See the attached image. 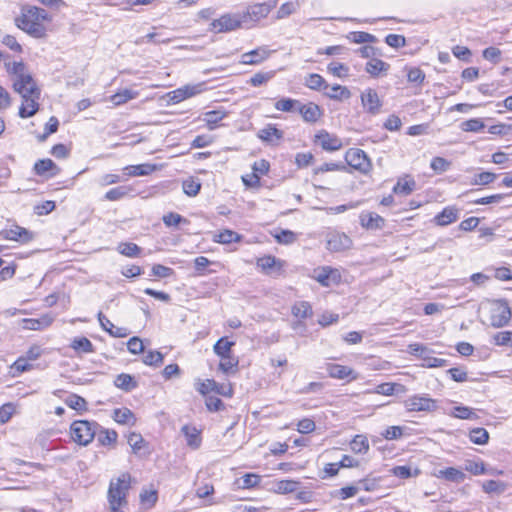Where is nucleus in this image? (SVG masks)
<instances>
[{
	"mask_svg": "<svg viewBox=\"0 0 512 512\" xmlns=\"http://www.w3.org/2000/svg\"><path fill=\"white\" fill-rule=\"evenodd\" d=\"M113 419L119 424L134 425L136 421L134 413L126 407L115 409L113 411Z\"/></svg>",
	"mask_w": 512,
	"mask_h": 512,
	"instance_id": "c85d7f7f",
	"label": "nucleus"
},
{
	"mask_svg": "<svg viewBox=\"0 0 512 512\" xmlns=\"http://www.w3.org/2000/svg\"><path fill=\"white\" fill-rule=\"evenodd\" d=\"M14 90L21 95L22 98L25 96H31L40 94V89L37 87L36 82L29 75H22L19 78H15L13 82Z\"/></svg>",
	"mask_w": 512,
	"mask_h": 512,
	"instance_id": "1a4fd4ad",
	"label": "nucleus"
},
{
	"mask_svg": "<svg viewBox=\"0 0 512 512\" xmlns=\"http://www.w3.org/2000/svg\"><path fill=\"white\" fill-rule=\"evenodd\" d=\"M430 167L436 173L440 174L448 170V168L450 167V162L443 157H434L431 160Z\"/></svg>",
	"mask_w": 512,
	"mask_h": 512,
	"instance_id": "052dcab7",
	"label": "nucleus"
},
{
	"mask_svg": "<svg viewBox=\"0 0 512 512\" xmlns=\"http://www.w3.org/2000/svg\"><path fill=\"white\" fill-rule=\"evenodd\" d=\"M390 65L378 58L372 57L365 66V71L372 77H378L382 73H386Z\"/></svg>",
	"mask_w": 512,
	"mask_h": 512,
	"instance_id": "5701e85b",
	"label": "nucleus"
},
{
	"mask_svg": "<svg viewBox=\"0 0 512 512\" xmlns=\"http://www.w3.org/2000/svg\"><path fill=\"white\" fill-rule=\"evenodd\" d=\"M350 445L351 450L357 454H365L369 450V442L364 435H356Z\"/></svg>",
	"mask_w": 512,
	"mask_h": 512,
	"instance_id": "58836bf2",
	"label": "nucleus"
},
{
	"mask_svg": "<svg viewBox=\"0 0 512 512\" xmlns=\"http://www.w3.org/2000/svg\"><path fill=\"white\" fill-rule=\"evenodd\" d=\"M59 121L55 116L50 117L44 128V133L38 137L39 141H45L50 134L58 130Z\"/></svg>",
	"mask_w": 512,
	"mask_h": 512,
	"instance_id": "6e6d98bb",
	"label": "nucleus"
},
{
	"mask_svg": "<svg viewBox=\"0 0 512 512\" xmlns=\"http://www.w3.org/2000/svg\"><path fill=\"white\" fill-rule=\"evenodd\" d=\"M274 72L273 71H269V72H258L256 74H254L250 80L248 81V83L254 87H258V86H261L265 83H267L270 79H272L274 77Z\"/></svg>",
	"mask_w": 512,
	"mask_h": 512,
	"instance_id": "3c124183",
	"label": "nucleus"
},
{
	"mask_svg": "<svg viewBox=\"0 0 512 512\" xmlns=\"http://www.w3.org/2000/svg\"><path fill=\"white\" fill-rule=\"evenodd\" d=\"M53 322V317L46 314L38 319H24V327L29 330H42L49 327Z\"/></svg>",
	"mask_w": 512,
	"mask_h": 512,
	"instance_id": "393cba45",
	"label": "nucleus"
},
{
	"mask_svg": "<svg viewBox=\"0 0 512 512\" xmlns=\"http://www.w3.org/2000/svg\"><path fill=\"white\" fill-rule=\"evenodd\" d=\"M244 23V16L241 13H226L214 19L208 30L213 33H228L239 29Z\"/></svg>",
	"mask_w": 512,
	"mask_h": 512,
	"instance_id": "20e7f679",
	"label": "nucleus"
},
{
	"mask_svg": "<svg viewBox=\"0 0 512 512\" xmlns=\"http://www.w3.org/2000/svg\"><path fill=\"white\" fill-rule=\"evenodd\" d=\"M275 5V2L272 1L250 5L246 11L241 13L244 16V23L248 20L256 22L265 18Z\"/></svg>",
	"mask_w": 512,
	"mask_h": 512,
	"instance_id": "6e6552de",
	"label": "nucleus"
},
{
	"mask_svg": "<svg viewBox=\"0 0 512 512\" xmlns=\"http://www.w3.org/2000/svg\"><path fill=\"white\" fill-rule=\"evenodd\" d=\"M131 476L128 473L121 474L115 480H111L108 490L110 507H122L127 503L126 496L130 489Z\"/></svg>",
	"mask_w": 512,
	"mask_h": 512,
	"instance_id": "f03ea898",
	"label": "nucleus"
},
{
	"mask_svg": "<svg viewBox=\"0 0 512 512\" xmlns=\"http://www.w3.org/2000/svg\"><path fill=\"white\" fill-rule=\"evenodd\" d=\"M162 220H163V223L167 227L177 226L182 223L183 224L189 223V221L186 218L182 217L180 214L175 213V212H170V213L164 215Z\"/></svg>",
	"mask_w": 512,
	"mask_h": 512,
	"instance_id": "864d4df0",
	"label": "nucleus"
},
{
	"mask_svg": "<svg viewBox=\"0 0 512 512\" xmlns=\"http://www.w3.org/2000/svg\"><path fill=\"white\" fill-rule=\"evenodd\" d=\"M71 348L77 352L92 353L94 352V346L92 342L86 337L74 338L71 342Z\"/></svg>",
	"mask_w": 512,
	"mask_h": 512,
	"instance_id": "4c0bfd02",
	"label": "nucleus"
},
{
	"mask_svg": "<svg viewBox=\"0 0 512 512\" xmlns=\"http://www.w3.org/2000/svg\"><path fill=\"white\" fill-rule=\"evenodd\" d=\"M56 205L54 201H44L34 206V213L42 216L47 215L55 209Z\"/></svg>",
	"mask_w": 512,
	"mask_h": 512,
	"instance_id": "69168bd1",
	"label": "nucleus"
},
{
	"mask_svg": "<svg viewBox=\"0 0 512 512\" xmlns=\"http://www.w3.org/2000/svg\"><path fill=\"white\" fill-rule=\"evenodd\" d=\"M258 137L264 142H272L274 139L283 138V132L273 124H268L258 132Z\"/></svg>",
	"mask_w": 512,
	"mask_h": 512,
	"instance_id": "a878e982",
	"label": "nucleus"
},
{
	"mask_svg": "<svg viewBox=\"0 0 512 512\" xmlns=\"http://www.w3.org/2000/svg\"><path fill=\"white\" fill-rule=\"evenodd\" d=\"M65 403L72 409L77 411H86L87 410V402L86 400L76 394H72L67 397Z\"/></svg>",
	"mask_w": 512,
	"mask_h": 512,
	"instance_id": "37998d69",
	"label": "nucleus"
},
{
	"mask_svg": "<svg viewBox=\"0 0 512 512\" xmlns=\"http://www.w3.org/2000/svg\"><path fill=\"white\" fill-rule=\"evenodd\" d=\"M339 273L337 270L332 269L331 267H322L315 279L322 285V286H329L331 281H336L339 277Z\"/></svg>",
	"mask_w": 512,
	"mask_h": 512,
	"instance_id": "bb28decb",
	"label": "nucleus"
},
{
	"mask_svg": "<svg viewBox=\"0 0 512 512\" xmlns=\"http://www.w3.org/2000/svg\"><path fill=\"white\" fill-rule=\"evenodd\" d=\"M226 116L222 110H212L203 114V121L207 124L210 130L215 129L217 123Z\"/></svg>",
	"mask_w": 512,
	"mask_h": 512,
	"instance_id": "e433bc0d",
	"label": "nucleus"
},
{
	"mask_svg": "<svg viewBox=\"0 0 512 512\" xmlns=\"http://www.w3.org/2000/svg\"><path fill=\"white\" fill-rule=\"evenodd\" d=\"M312 307L308 302L302 301L294 304L292 314L300 319H306L312 316Z\"/></svg>",
	"mask_w": 512,
	"mask_h": 512,
	"instance_id": "ea45409f",
	"label": "nucleus"
},
{
	"mask_svg": "<svg viewBox=\"0 0 512 512\" xmlns=\"http://www.w3.org/2000/svg\"><path fill=\"white\" fill-rule=\"evenodd\" d=\"M235 343L226 338H220L214 345L213 350L219 357L230 356L231 348Z\"/></svg>",
	"mask_w": 512,
	"mask_h": 512,
	"instance_id": "a19ab883",
	"label": "nucleus"
},
{
	"mask_svg": "<svg viewBox=\"0 0 512 512\" xmlns=\"http://www.w3.org/2000/svg\"><path fill=\"white\" fill-rule=\"evenodd\" d=\"M407 79L411 83L422 84L425 80V74L420 68L413 67L409 69Z\"/></svg>",
	"mask_w": 512,
	"mask_h": 512,
	"instance_id": "774afa93",
	"label": "nucleus"
},
{
	"mask_svg": "<svg viewBox=\"0 0 512 512\" xmlns=\"http://www.w3.org/2000/svg\"><path fill=\"white\" fill-rule=\"evenodd\" d=\"M297 482L292 480H281L275 484V491L281 494L292 493L297 489Z\"/></svg>",
	"mask_w": 512,
	"mask_h": 512,
	"instance_id": "5fc2aeb1",
	"label": "nucleus"
},
{
	"mask_svg": "<svg viewBox=\"0 0 512 512\" xmlns=\"http://www.w3.org/2000/svg\"><path fill=\"white\" fill-rule=\"evenodd\" d=\"M275 238L280 244H291L296 241L297 236L293 231L290 230H281L277 234H275Z\"/></svg>",
	"mask_w": 512,
	"mask_h": 512,
	"instance_id": "680f3d73",
	"label": "nucleus"
},
{
	"mask_svg": "<svg viewBox=\"0 0 512 512\" xmlns=\"http://www.w3.org/2000/svg\"><path fill=\"white\" fill-rule=\"evenodd\" d=\"M137 96V91H133L131 89H124L110 96L109 99L115 106H119L125 104L129 100L135 99Z\"/></svg>",
	"mask_w": 512,
	"mask_h": 512,
	"instance_id": "2f4dec72",
	"label": "nucleus"
},
{
	"mask_svg": "<svg viewBox=\"0 0 512 512\" xmlns=\"http://www.w3.org/2000/svg\"><path fill=\"white\" fill-rule=\"evenodd\" d=\"M182 186L184 193L190 197L196 196L201 189V184L193 179L185 180Z\"/></svg>",
	"mask_w": 512,
	"mask_h": 512,
	"instance_id": "13d9d810",
	"label": "nucleus"
},
{
	"mask_svg": "<svg viewBox=\"0 0 512 512\" xmlns=\"http://www.w3.org/2000/svg\"><path fill=\"white\" fill-rule=\"evenodd\" d=\"M117 250L120 254L127 257H137L141 253V248L137 244L131 242L120 243Z\"/></svg>",
	"mask_w": 512,
	"mask_h": 512,
	"instance_id": "79ce46f5",
	"label": "nucleus"
},
{
	"mask_svg": "<svg viewBox=\"0 0 512 512\" xmlns=\"http://www.w3.org/2000/svg\"><path fill=\"white\" fill-rule=\"evenodd\" d=\"M325 79L319 74H309L305 80V85L312 90H324L326 85Z\"/></svg>",
	"mask_w": 512,
	"mask_h": 512,
	"instance_id": "c03bdc74",
	"label": "nucleus"
},
{
	"mask_svg": "<svg viewBox=\"0 0 512 512\" xmlns=\"http://www.w3.org/2000/svg\"><path fill=\"white\" fill-rule=\"evenodd\" d=\"M435 476L454 483H462L466 478V475L462 470L454 467L440 469L435 473Z\"/></svg>",
	"mask_w": 512,
	"mask_h": 512,
	"instance_id": "412c9836",
	"label": "nucleus"
},
{
	"mask_svg": "<svg viewBox=\"0 0 512 512\" xmlns=\"http://www.w3.org/2000/svg\"><path fill=\"white\" fill-rule=\"evenodd\" d=\"M143 361L146 365L159 366L163 362V355L158 351H149Z\"/></svg>",
	"mask_w": 512,
	"mask_h": 512,
	"instance_id": "e2e57ef3",
	"label": "nucleus"
},
{
	"mask_svg": "<svg viewBox=\"0 0 512 512\" xmlns=\"http://www.w3.org/2000/svg\"><path fill=\"white\" fill-rule=\"evenodd\" d=\"M458 219V209L454 207H446L437 214L434 221L439 226H447Z\"/></svg>",
	"mask_w": 512,
	"mask_h": 512,
	"instance_id": "b1692460",
	"label": "nucleus"
},
{
	"mask_svg": "<svg viewBox=\"0 0 512 512\" xmlns=\"http://www.w3.org/2000/svg\"><path fill=\"white\" fill-rule=\"evenodd\" d=\"M270 55V51L265 47H259L250 52H246L241 56V63L245 65H257L266 60Z\"/></svg>",
	"mask_w": 512,
	"mask_h": 512,
	"instance_id": "dca6fc26",
	"label": "nucleus"
},
{
	"mask_svg": "<svg viewBox=\"0 0 512 512\" xmlns=\"http://www.w3.org/2000/svg\"><path fill=\"white\" fill-rule=\"evenodd\" d=\"M352 240L344 233H331L327 239V249L333 252H340L349 249Z\"/></svg>",
	"mask_w": 512,
	"mask_h": 512,
	"instance_id": "ddd939ff",
	"label": "nucleus"
},
{
	"mask_svg": "<svg viewBox=\"0 0 512 512\" xmlns=\"http://www.w3.org/2000/svg\"><path fill=\"white\" fill-rule=\"evenodd\" d=\"M315 142L325 151H337L342 148L343 143L336 135L330 134L326 130H320L315 135Z\"/></svg>",
	"mask_w": 512,
	"mask_h": 512,
	"instance_id": "9b49d317",
	"label": "nucleus"
},
{
	"mask_svg": "<svg viewBox=\"0 0 512 512\" xmlns=\"http://www.w3.org/2000/svg\"><path fill=\"white\" fill-rule=\"evenodd\" d=\"M485 128L484 122L479 118H473L461 123V129L465 132H479Z\"/></svg>",
	"mask_w": 512,
	"mask_h": 512,
	"instance_id": "49530a36",
	"label": "nucleus"
},
{
	"mask_svg": "<svg viewBox=\"0 0 512 512\" xmlns=\"http://www.w3.org/2000/svg\"><path fill=\"white\" fill-rule=\"evenodd\" d=\"M39 98L40 94H33L31 96H25V98H22V105L19 109V116L21 118H29L36 114L39 109Z\"/></svg>",
	"mask_w": 512,
	"mask_h": 512,
	"instance_id": "2eb2a0df",
	"label": "nucleus"
},
{
	"mask_svg": "<svg viewBox=\"0 0 512 512\" xmlns=\"http://www.w3.org/2000/svg\"><path fill=\"white\" fill-rule=\"evenodd\" d=\"M327 70L337 77H345L348 75V67L342 63L332 62L327 66Z\"/></svg>",
	"mask_w": 512,
	"mask_h": 512,
	"instance_id": "0e129e2a",
	"label": "nucleus"
},
{
	"mask_svg": "<svg viewBox=\"0 0 512 512\" xmlns=\"http://www.w3.org/2000/svg\"><path fill=\"white\" fill-rule=\"evenodd\" d=\"M297 112L307 123H316L323 116V110L320 108L319 105L313 102H308L304 104L300 101V105L298 107Z\"/></svg>",
	"mask_w": 512,
	"mask_h": 512,
	"instance_id": "f8f14e48",
	"label": "nucleus"
},
{
	"mask_svg": "<svg viewBox=\"0 0 512 512\" xmlns=\"http://www.w3.org/2000/svg\"><path fill=\"white\" fill-rule=\"evenodd\" d=\"M182 432L186 437L187 445L196 449L201 444L200 433L195 427L185 425L182 427Z\"/></svg>",
	"mask_w": 512,
	"mask_h": 512,
	"instance_id": "7c9ffc66",
	"label": "nucleus"
},
{
	"mask_svg": "<svg viewBox=\"0 0 512 512\" xmlns=\"http://www.w3.org/2000/svg\"><path fill=\"white\" fill-rule=\"evenodd\" d=\"M496 174L492 172H481L474 176L472 184L474 185H488L496 179Z\"/></svg>",
	"mask_w": 512,
	"mask_h": 512,
	"instance_id": "bf43d9fd",
	"label": "nucleus"
},
{
	"mask_svg": "<svg viewBox=\"0 0 512 512\" xmlns=\"http://www.w3.org/2000/svg\"><path fill=\"white\" fill-rule=\"evenodd\" d=\"M300 101L292 98H281L275 103V109L282 112H297Z\"/></svg>",
	"mask_w": 512,
	"mask_h": 512,
	"instance_id": "f704fd0d",
	"label": "nucleus"
},
{
	"mask_svg": "<svg viewBox=\"0 0 512 512\" xmlns=\"http://www.w3.org/2000/svg\"><path fill=\"white\" fill-rule=\"evenodd\" d=\"M361 104L364 110L370 115H377L383 105L378 93L372 88H367L361 93Z\"/></svg>",
	"mask_w": 512,
	"mask_h": 512,
	"instance_id": "0eeeda50",
	"label": "nucleus"
},
{
	"mask_svg": "<svg viewBox=\"0 0 512 512\" xmlns=\"http://www.w3.org/2000/svg\"><path fill=\"white\" fill-rule=\"evenodd\" d=\"M452 416L459 419H477V414L467 406H456L453 408Z\"/></svg>",
	"mask_w": 512,
	"mask_h": 512,
	"instance_id": "09e8293b",
	"label": "nucleus"
},
{
	"mask_svg": "<svg viewBox=\"0 0 512 512\" xmlns=\"http://www.w3.org/2000/svg\"><path fill=\"white\" fill-rule=\"evenodd\" d=\"M130 190L131 189L126 186H119L116 188H112L105 194V199H107L109 201L120 200L123 197H125L130 192Z\"/></svg>",
	"mask_w": 512,
	"mask_h": 512,
	"instance_id": "603ef678",
	"label": "nucleus"
},
{
	"mask_svg": "<svg viewBox=\"0 0 512 512\" xmlns=\"http://www.w3.org/2000/svg\"><path fill=\"white\" fill-rule=\"evenodd\" d=\"M345 161L351 168L362 174H367L371 169V162L366 153L359 148H350L345 153Z\"/></svg>",
	"mask_w": 512,
	"mask_h": 512,
	"instance_id": "39448f33",
	"label": "nucleus"
},
{
	"mask_svg": "<svg viewBox=\"0 0 512 512\" xmlns=\"http://www.w3.org/2000/svg\"><path fill=\"white\" fill-rule=\"evenodd\" d=\"M327 372L330 377L335 379H346L350 378L351 380L357 379V375L353 369L348 366L339 365V364H328Z\"/></svg>",
	"mask_w": 512,
	"mask_h": 512,
	"instance_id": "a211bd4d",
	"label": "nucleus"
},
{
	"mask_svg": "<svg viewBox=\"0 0 512 512\" xmlns=\"http://www.w3.org/2000/svg\"><path fill=\"white\" fill-rule=\"evenodd\" d=\"M391 473L401 479H408L412 476H417L420 471L418 469H415L414 472H412L411 467L407 465L403 466H395L391 469Z\"/></svg>",
	"mask_w": 512,
	"mask_h": 512,
	"instance_id": "a18cd8bd",
	"label": "nucleus"
},
{
	"mask_svg": "<svg viewBox=\"0 0 512 512\" xmlns=\"http://www.w3.org/2000/svg\"><path fill=\"white\" fill-rule=\"evenodd\" d=\"M117 440V433L114 430L103 429L98 433V441L102 445H110Z\"/></svg>",
	"mask_w": 512,
	"mask_h": 512,
	"instance_id": "4d7b16f0",
	"label": "nucleus"
},
{
	"mask_svg": "<svg viewBox=\"0 0 512 512\" xmlns=\"http://www.w3.org/2000/svg\"><path fill=\"white\" fill-rule=\"evenodd\" d=\"M324 94L333 100L348 99L351 96V93L347 87L338 84L333 86L326 84L324 86Z\"/></svg>",
	"mask_w": 512,
	"mask_h": 512,
	"instance_id": "4be33fe9",
	"label": "nucleus"
},
{
	"mask_svg": "<svg viewBox=\"0 0 512 512\" xmlns=\"http://www.w3.org/2000/svg\"><path fill=\"white\" fill-rule=\"evenodd\" d=\"M469 439L476 445H485L488 443L489 433L482 427L473 428L469 432Z\"/></svg>",
	"mask_w": 512,
	"mask_h": 512,
	"instance_id": "c9c22d12",
	"label": "nucleus"
},
{
	"mask_svg": "<svg viewBox=\"0 0 512 512\" xmlns=\"http://www.w3.org/2000/svg\"><path fill=\"white\" fill-rule=\"evenodd\" d=\"M416 183L414 180H399L394 186L393 191L396 194L409 195L415 189Z\"/></svg>",
	"mask_w": 512,
	"mask_h": 512,
	"instance_id": "8fccbe9b",
	"label": "nucleus"
},
{
	"mask_svg": "<svg viewBox=\"0 0 512 512\" xmlns=\"http://www.w3.org/2000/svg\"><path fill=\"white\" fill-rule=\"evenodd\" d=\"M127 441L134 453H139L142 450V448L146 445V442L142 435L135 432H132L128 435Z\"/></svg>",
	"mask_w": 512,
	"mask_h": 512,
	"instance_id": "de8ad7c7",
	"label": "nucleus"
},
{
	"mask_svg": "<svg viewBox=\"0 0 512 512\" xmlns=\"http://www.w3.org/2000/svg\"><path fill=\"white\" fill-rule=\"evenodd\" d=\"M405 391V386L398 383H382L379 384L375 389L376 393L385 396H391L394 393H404Z\"/></svg>",
	"mask_w": 512,
	"mask_h": 512,
	"instance_id": "473e14b6",
	"label": "nucleus"
},
{
	"mask_svg": "<svg viewBox=\"0 0 512 512\" xmlns=\"http://www.w3.org/2000/svg\"><path fill=\"white\" fill-rule=\"evenodd\" d=\"M0 236L6 240L16 241L21 244L29 243L34 238L33 232L18 225H14L10 229L2 230Z\"/></svg>",
	"mask_w": 512,
	"mask_h": 512,
	"instance_id": "9d476101",
	"label": "nucleus"
},
{
	"mask_svg": "<svg viewBox=\"0 0 512 512\" xmlns=\"http://www.w3.org/2000/svg\"><path fill=\"white\" fill-rule=\"evenodd\" d=\"M114 384L117 388L127 392L132 391L137 387V382L134 380V378L131 375L125 373L119 374L116 377Z\"/></svg>",
	"mask_w": 512,
	"mask_h": 512,
	"instance_id": "72a5a7b5",
	"label": "nucleus"
},
{
	"mask_svg": "<svg viewBox=\"0 0 512 512\" xmlns=\"http://www.w3.org/2000/svg\"><path fill=\"white\" fill-rule=\"evenodd\" d=\"M297 8H298L297 3H294V2L284 3L280 6V8L277 11V18L283 19L285 17H288L293 12H295Z\"/></svg>",
	"mask_w": 512,
	"mask_h": 512,
	"instance_id": "338daca9",
	"label": "nucleus"
},
{
	"mask_svg": "<svg viewBox=\"0 0 512 512\" xmlns=\"http://www.w3.org/2000/svg\"><path fill=\"white\" fill-rule=\"evenodd\" d=\"M33 170L36 175L44 176L49 173V176H56L60 169L57 165L49 158L38 160L33 167Z\"/></svg>",
	"mask_w": 512,
	"mask_h": 512,
	"instance_id": "6ab92c4d",
	"label": "nucleus"
},
{
	"mask_svg": "<svg viewBox=\"0 0 512 512\" xmlns=\"http://www.w3.org/2000/svg\"><path fill=\"white\" fill-rule=\"evenodd\" d=\"M98 428L96 422L76 420L70 426L71 438L79 445L86 446L93 441Z\"/></svg>",
	"mask_w": 512,
	"mask_h": 512,
	"instance_id": "7ed1b4c3",
	"label": "nucleus"
},
{
	"mask_svg": "<svg viewBox=\"0 0 512 512\" xmlns=\"http://www.w3.org/2000/svg\"><path fill=\"white\" fill-rule=\"evenodd\" d=\"M156 170H157V165L149 164V163H144V164H139V165H128L123 169L125 175L130 176V177L146 176Z\"/></svg>",
	"mask_w": 512,
	"mask_h": 512,
	"instance_id": "aec40b11",
	"label": "nucleus"
},
{
	"mask_svg": "<svg viewBox=\"0 0 512 512\" xmlns=\"http://www.w3.org/2000/svg\"><path fill=\"white\" fill-rule=\"evenodd\" d=\"M49 20L46 10L36 6H26L22 8L21 15L15 21L17 27L30 36L43 38L46 35V29L42 22Z\"/></svg>",
	"mask_w": 512,
	"mask_h": 512,
	"instance_id": "f257e3e1",
	"label": "nucleus"
},
{
	"mask_svg": "<svg viewBox=\"0 0 512 512\" xmlns=\"http://www.w3.org/2000/svg\"><path fill=\"white\" fill-rule=\"evenodd\" d=\"M242 236L235 231L225 229L214 235L213 241L220 244H230L233 242H240Z\"/></svg>",
	"mask_w": 512,
	"mask_h": 512,
	"instance_id": "c756f323",
	"label": "nucleus"
},
{
	"mask_svg": "<svg viewBox=\"0 0 512 512\" xmlns=\"http://www.w3.org/2000/svg\"><path fill=\"white\" fill-rule=\"evenodd\" d=\"M97 317L102 329L108 332L112 337L124 338L130 334L127 328L115 326L102 312H99Z\"/></svg>",
	"mask_w": 512,
	"mask_h": 512,
	"instance_id": "4468645a",
	"label": "nucleus"
},
{
	"mask_svg": "<svg viewBox=\"0 0 512 512\" xmlns=\"http://www.w3.org/2000/svg\"><path fill=\"white\" fill-rule=\"evenodd\" d=\"M359 221L363 228L370 230L380 229L384 225V219L374 212H362Z\"/></svg>",
	"mask_w": 512,
	"mask_h": 512,
	"instance_id": "f3484780",
	"label": "nucleus"
},
{
	"mask_svg": "<svg viewBox=\"0 0 512 512\" xmlns=\"http://www.w3.org/2000/svg\"><path fill=\"white\" fill-rule=\"evenodd\" d=\"M404 406L409 412H432L437 409V402L428 395H413L404 401Z\"/></svg>",
	"mask_w": 512,
	"mask_h": 512,
	"instance_id": "423d86ee",
	"label": "nucleus"
},
{
	"mask_svg": "<svg viewBox=\"0 0 512 512\" xmlns=\"http://www.w3.org/2000/svg\"><path fill=\"white\" fill-rule=\"evenodd\" d=\"M511 318L508 307H499L492 312L491 324L495 327L504 326Z\"/></svg>",
	"mask_w": 512,
	"mask_h": 512,
	"instance_id": "cd10ccee",
	"label": "nucleus"
}]
</instances>
